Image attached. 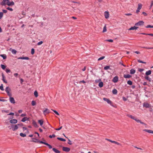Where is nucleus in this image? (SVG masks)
Returning a JSON list of instances; mask_svg holds the SVG:
<instances>
[{
	"mask_svg": "<svg viewBox=\"0 0 153 153\" xmlns=\"http://www.w3.org/2000/svg\"><path fill=\"white\" fill-rule=\"evenodd\" d=\"M143 131H145L147 132H148L149 133L153 134V131L148 130V129H144L143 130Z\"/></svg>",
	"mask_w": 153,
	"mask_h": 153,
	"instance_id": "f8f14e48",
	"label": "nucleus"
},
{
	"mask_svg": "<svg viewBox=\"0 0 153 153\" xmlns=\"http://www.w3.org/2000/svg\"><path fill=\"white\" fill-rule=\"evenodd\" d=\"M57 139L59 140L64 142L65 141H66L65 139L60 137H57Z\"/></svg>",
	"mask_w": 153,
	"mask_h": 153,
	"instance_id": "c85d7f7f",
	"label": "nucleus"
},
{
	"mask_svg": "<svg viewBox=\"0 0 153 153\" xmlns=\"http://www.w3.org/2000/svg\"><path fill=\"white\" fill-rule=\"evenodd\" d=\"M105 41H108L109 42H113V40L112 39H107Z\"/></svg>",
	"mask_w": 153,
	"mask_h": 153,
	"instance_id": "09e8293b",
	"label": "nucleus"
},
{
	"mask_svg": "<svg viewBox=\"0 0 153 153\" xmlns=\"http://www.w3.org/2000/svg\"><path fill=\"white\" fill-rule=\"evenodd\" d=\"M138 28V27H136L135 26H134L133 27H131L129 29H128L129 30H136Z\"/></svg>",
	"mask_w": 153,
	"mask_h": 153,
	"instance_id": "dca6fc26",
	"label": "nucleus"
},
{
	"mask_svg": "<svg viewBox=\"0 0 153 153\" xmlns=\"http://www.w3.org/2000/svg\"><path fill=\"white\" fill-rule=\"evenodd\" d=\"M10 122L11 123L15 124L17 123V120L16 119H13L10 120Z\"/></svg>",
	"mask_w": 153,
	"mask_h": 153,
	"instance_id": "9b49d317",
	"label": "nucleus"
},
{
	"mask_svg": "<svg viewBox=\"0 0 153 153\" xmlns=\"http://www.w3.org/2000/svg\"><path fill=\"white\" fill-rule=\"evenodd\" d=\"M143 48H146V49H153V47L147 48V47H143Z\"/></svg>",
	"mask_w": 153,
	"mask_h": 153,
	"instance_id": "052dcab7",
	"label": "nucleus"
},
{
	"mask_svg": "<svg viewBox=\"0 0 153 153\" xmlns=\"http://www.w3.org/2000/svg\"><path fill=\"white\" fill-rule=\"evenodd\" d=\"M127 84L130 85H131L132 84V81L131 80H128L127 81Z\"/></svg>",
	"mask_w": 153,
	"mask_h": 153,
	"instance_id": "f704fd0d",
	"label": "nucleus"
},
{
	"mask_svg": "<svg viewBox=\"0 0 153 153\" xmlns=\"http://www.w3.org/2000/svg\"><path fill=\"white\" fill-rule=\"evenodd\" d=\"M3 13L2 12H0V19H1L3 16Z\"/></svg>",
	"mask_w": 153,
	"mask_h": 153,
	"instance_id": "a19ab883",
	"label": "nucleus"
},
{
	"mask_svg": "<svg viewBox=\"0 0 153 153\" xmlns=\"http://www.w3.org/2000/svg\"><path fill=\"white\" fill-rule=\"evenodd\" d=\"M14 4V2L13 1L10 2L9 0H3L1 3V4L2 5H7L8 6H13Z\"/></svg>",
	"mask_w": 153,
	"mask_h": 153,
	"instance_id": "f257e3e1",
	"label": "nucleus"
},
{
	"mask_svg": "<svg viewBox=\"0 0 153 153\" xmlns=\"http://www.w3.org/2000/svg\"><path fill=\"white\" fill-rule=\"evenodd\" d=\"M153 1H152L151 2V4L150 6V8H151L153 6Z\"/></svg>",
	"mask_w": 153,
	"mask_h": 153,
	"instance_id": "0e129e2a",
	"label": "nucleus"
},
{
	"mask_svg": "<svg viewBox=\"0 0 153 153\" xmlns=\"http://www.w3.org/2000/svg\"><path fill=\"white\" fill-rule=\"evenodd\" d=\"M0 89L2 91H3L4 90L2 84L1 86H0Z\"/></svg>",
	"mask_w": 153,
	"mask_h": 153,
	"instance_id": "de8ad7c7",
	"label": "nucleus"
},
{
	"mask_svg": "<svg viewBox=\"0 0 153 153\" xmlns=\"http://www.w3.org/2000/svg\"><path fill=\"white\" fill-rule=\"evenodd\" d=\"M143 106L146 108H149L150 107V105L148 103H145L143 104Z\"/></svg>",
	"mask_w": 153,
	"mask_h": 153,
	"instance_id": "a211bd4d",
	"label": "nucleus"
},
{
	"mask_svg": "<svg viewBox=\"0 0 153 153\" xmlns=\"http://www.w3.org/2000/svg\"><path fill=\"white\" fill-rule=\"evenodd\" d=\"M151 74V71L150 70H149L147 71L146 73V75H149Z\"/></svg>",
	"mask_w": 153,
	"mask_h": 153,
	"instance_id": "393cba45",
	"label": "nucleus"
},
{
	"mask_svg": "<svg viewBox=\"0 0 153 153\" xmlns=\"http://www.w3.org/2000/svg\"><path fill=\"white\" fill-rule=\"evenodd\" d=\"M68 140L69 141V142H68V144H69V145H71L72 144V143H71V141L68 138Z\"/></svg>",
	"mask_w": 153,
	"mask_h": 153,
	"instance_id": "4d7b16f0",
	"label": "nucleus"
},
{
	"mask_svg": "<svg viewBox=\"0 0 153 153\" xmlns=\"http://www.w3.org/2000/svg\"><path fill=\"white\" fill-rule=\"evenodd\" d=\"M105 58V56H102V57H101L99 58L98 59V61H100V60H102V59H104Z\"/></svg>",
	"mask_w": 153,
	"mask_h": 153,
	"instance_id": "37998d69",
	"label": "nucleus"
},
{
	"mask_svg": "<svg viewBox=\"0 0 153 153\" xmlns=\"http://www.w3.org/2000/svg\"><path fill=\"white\" fill-rule=\"evenodd\" d=\"M56 137V135L54 134H53L52 135H50L49 136V137L50 138H52V137Z\"/></svg>",
	"mask_w": 153,
	"mask_h": 153,
	"instance_id": "c03bdc74",
	"label": "nucleus"
},
{
	"mask_svg": "<svg viewBox=\"0 0 153 153\" xmlns=\"http://www.w3.org/2000/svg\"><path fill=\"white\" fill-rule=\"evenodd\" d=\"M9 100L10 102L14 104L15 103V101L14 99V98L13 97H12L10 96Z\"/></svg>",
	"mask_w": 153,
	"mask_h": 153,
	"instance_id": "0eeeda50",
	"label": "nucleus"
},
{
	"mask_svg": "<svg viewBox=\"0 0 153 153\" xmlns=\"http://www.w3.org/2000/svg\"><path fill=\"white\" fill-rule=\"evenodd\" d=\"M118 77L117 76H116L112 80V81L116 83L118 81Z\"/></svg>",
	"mask_w": 153,
	"mask_h": 153,
	"instance_id": "9d476101",
	"label": "nucleus"
},
{
	"mask_svg": "<svg viewBox=\"0 0 153 153\" xmlns=\"http://www.w3.org/2000/svg\"><path fill=\"white\" fill-rule=\"evenodd\" d=\"M28 119L29 118L27 117H24L22 120V121L25 122V121L28 120Z\"/></svg>",
	"mask_w": 153,
	"mask_h": 153,
	"instance_id": "5701e85b",
	"label": "nucleus"
},
{
	"mask_svg": "<svg viewBox=\"0 0 153 153\" xmlns=\"http://www.w3.org/2000/svg\"><path fill=\"white\" fill-rule=\"evenodd\" d=\"M34 53V50L33 48H32L31 51V53L32 54H33Z\"/></svg>",
	"mask_w": 153,
	"mask_h": 153,
	"instance_id": "3c124183",
	"label": "nucleus"
},
{
	"mask_svg": "<svg viewBox=\"0 0 153 153\" xmlns=\"http://www.w3.org/2000/svg\"><path fill=\"white\" fill-rule=\"evenodd\" d=\"M50 113L49 110L48 108H46L45 110L43 111V113L45 114H48Z\"/></svg>",
	"mask_w": 153,
	"mask_h": 153,
	"instance_id": "ddd939ff",
	"label": "nucleus"
},
{
	"mask_svg": "<svg viewBox=\"0 0 153 153\" xmlns=\"http://www.w3.org/2000/svg\"><path fill=\"white\" fill-rule=\"evenodd\" d=\"M105 140H107V141H109V142H111L112 143H113V142L114 141L112 140H111L110 139H107V138H106L105 139Z\"/></svg>",
	"mask_w": 153,
	"mask_h": 153,
	"instance_id": "8fccbe9b",
	"label": "nucleus"
},
{
	"mask_svg": "<svg viewBox=\"0 0 153 153\" xmlns=\"http://www.w3.org/2000/svg\"><path fill=\"white\" fill-rule=\"evenodd\" d=\"M2 11H3V13H7V10H2Z\"/></svg>",
	"mask_w": 153,
	"mask_h": 153,
	"instance_id": "69168bd1",
	"label": "nucleus"
},
{
	"mask_svg": "<svg viewBox=\"0 0 153 153\" xmlns=\"http://www.w3.org/2000/svg\"><path fill=\"white\" fill-rule=\"evenodd\" d=\"M7 9L8 10H9L10 11H13V9L12 8H10L9 7H8L7 8Z\"/></svg>",
	"mask_w": 153,
	"mask_h": 153,
	"instance_id": "6e6d98bb",
	"label": "nucleus"
},
{
	"mask_svg": "<svg viewBox=\"0 0 153 153\" xmlns=\"http://www.w3.org/2000/svg\"><path fill=\"white\" fill-rule=\"evenodd\" d=\"M31 104L32 105L34 106L36 105V102L35 101L33 100L32 101Z\"/></svg>",
	"mask_w": 153,
	"mask_h": 153,
	"instance_id": "72a5a7b5",
	"label": "nucleus"
},
{
	"mask_svg": "<svg viewBox=\"0 0 153 153\" xmlns=\"http://www.w3.org/2000/svg\"><path fill=\"white\" fill-rule=\"evenodd\" d=\"M144 69L139 68H138V71L140 72H142L144 71Z\"/></svg>",
	"mask_w": 153,
	"mask_h": 153,
	"instance_id": "864d4df0",
	"label": "nucleus"
},
{
	"mask_svg": "<svg viewBox=\"0 0 153 153\" xmlns=\"http://www.w3.org/2000/svg\"><path fill=\"white\" fill-rule=\"evenodd\" d=\"M106 31H107L106 27V26L105 25L103 27L102 32L103 33H104V32H106Z\"/></svg>",
	"mask_w": 153,
	"mask_h": 153,
	"instance_id": "7c9ffc66",
	"label": "nucleus"
},
{
	"mask_svg": "<svg viewBox=\"0 0 153 153\" xmlns=\"http://www.w3.org/2000/svg\"><path fill=\"white\" fill-rule=\"evenodd\" d=\"M113 143H114L116 144H117L118 145H120V146L121 145L120 143L117 142L115 141H114L113 142Z\"/></svg>",
	"mask_w": 153,
	"mask_h": 153,
	"instance_id": "c9c22d12",
	"label": "nucleus"
},
{
	"mask_svg": "<svg viewBox=\"0 0 153 153\" xmlns=\"http://www.w3.org/2000/svg\"><path fill=\"white\" fill-rule=\"evenodd\" d=\"M104 16L106 19H108L109 17V14L108 12L105 11L104 13Z\"/></svg>",
	"mask_w": 153,
	"mask_h": 153,
	"instance_id": "6e6552de",
	"label": "nucleus"
},
{
	"mask_svg": "<svg viewBox=\"0 0 153 153\" xmlns=\"http://www.w3.org/2000/svg\"><path fill=\"white\" fill-rule=\"evenodd\" d=\"M11 52L12 53L15 54L16 53V51L14 49H12L11 51Z\"/></svg>",
	"mask_w": 153,
	"mask_h": 153,
	"instance_id": "e433bc0d",
	"label": "nucleus"
},
{
	"mask_svg": "<svg viewBox=\"0 0 153 153\" xmlns=\"http://www.w3.org/2000/svg\"><path fill=\"white\" fill-rule=\"evenodd\" d=\"M34 95L35 97H37L38 96V92L36 91H35L34 92Z\"/></svg>",
	"mask_w": 153,
	"mask_h": 153,
	"instance_id": "4c0bfd02",
	"label": "nucleus"
},
{
	"mask_svg": "<svg viewBox=\"0 0 153 153\" xmlns=\"http://www.w3.org/2000/svg\"><path fill=\"white\" fill-rule=\"evenodd\" d=\"M152 26H151L150 25H147L146 27V28H152Z\"/></svg>",
	"mask_w": 153,
	"mask_h": 153,
	"instance_id": "680f3d73",
	"label": "nucleus"
},
{
	"mask_svg": "<svg viewBox=\"0 0 153 153\" xmlns=\"http://www.w3.org/2000/svg\"><path fill=\"white\" fill-rule=\"evenodd\" d=\"M117 90L116 89H114L112 91V93L114 94H116L117 93Z\"/></svg>",
	"mask_w": 153,
	"mask_h": 153,
	"instance_id": "c756f323",
	"label": "nucleus"
},
{
	"mask_svg": "<svg viewBox=\"0 0 153 153\" xmlns=\"http://www.w3.org/2000/svg\"><path fill=\"white\" fill-rule=\"evenodd\" d=\"M18 59L26 60H29V58L27 57H19L18 58Z\"/></svg>",
	"mask_w": 153,
	"mask_h": 153,
	"instance_id": "2eb2a0df",
	"label": "nucleus"
},
{
	"mask_svg": "<svg viewBox=\"0 0 153 153\" xmlns=\"http://www.w3.org/2000/svg\"><path fill=\"white\" fill-rule=\"evenodd\" d=\"M1 68L3 70H4L6 68V66L3 65H1Z\"/></svg>",
	"mask_w": 153,
	"mask_h": 153,
	"instance_id": "79ce46f5",
	"label": "nucleus"
},
{
	"mask_svg": "<svg viewBox=\"0 0 153 153\" xmlns=\"http://www.w3.org/2000/svg\"><path fill=\"white\" fill-rule=\"evenodd\" d=\"M38 122L40 124L41 126H42L43 123V121L42 120H38Z\"/></svg>",
	"mask_w": 153,
	"mask_h": 153,
	"instance_id": "412c9836",
	"label": "nucleus"
},
{
	"mask_svg": "<svg viewBox=\"0 0 153 153\" xmlns=\"http://www.w3.org/2000/svg\"><path fill=\"white\" fill-rule=\"evenodd\" d=\"M127 116L134 120H135L136 118L135 117L130 114H127Z\"/></svg>",
	"mask_w": 153,
	"mask_h": 153,
	"instance_id": "f3484780",
	"label": "nucleus"
},
{
	"mask_svg": "<svg viewBox=\"0 0 153 153\" xmlns=\"http://www.w3.org/2000/svg\"><path fill=\"white\" fill-rule=\"evenodd\" d=\"M71 2L74 3L78 4V5H79L80 4V3L79 2H75L73 1H71Z\"/></svg>",
	"mask_w": 153,
	"mask_h": 153,
	"instance_id": "603ef678",
	"label": "nucleus"
},
{
	"mask_svg": "<svg viewBox=\"0 0 153 153\" xmlns=\"http://www.w3.org/2000/svg\"><path fill=\"white\" fill-rule=\"evenodd\" d=\"M125 15L126 16H129L131 15L132 14L131 13H125Z\"/></svg>",
	"mask_w": 153,
	"mask_h": 153,
	"instance_id": "e2e57ef3",
	"label": "nucleus"
},
{
	"mask_svg": "<svg viewBox=\"0 0 153 153\" xmlns=\"http://www.w3.org/2000/svg\"><path fill=\"white\" fill-rule=\"evenodd\" d=\"M142 7V4L140 3H139L138 4V7L137 8V9L139 10H140L141 9Z\"/></svg>",
	"mask_w": 153,
	"mask_h": 153,
	"instance_id": "bb28decb",
	"label": "nucleus"
},
{
	"mask_svg": "<svg viewBox=\"0 0 153 153\" xmlns=\"http://www.w3.org/2000/svg\"><path fill=\"white\" fill-rule=\"evenodd\" d=\"M26 115L25 114H21V116L22 117H23L25 116H26Z\"/></svg>",
	"mask_w": 153,
	"mask_h": 153,
	"instance_id": "774afa93",
	"label": "nucleus"
},
{
	"mask_svg": "<svg viewBox=\"0 0 153 153\" xmlns=\"http://www.w3.org/2000/svg\"><path fill=\"white\" fill-rule=\"evenodd\" d=\"M6 101V100H5L0 99V101L5 102Z\"/></svg>",
	"mask_w": 153,
	"mask_h": 153,
	"instance_id": "338daca9",
	"label": "nucleus"
},
{
	"mask_svg": "<svg viewBox=\"0 0 153 153\" xmlns=\"http://www.w3.org/2000/svg\"><path fill=\"white\" fill-rule=\"evenodd\" d=\"M35 140H37V141H38L37 142V143H42V144H45H45L46 143H45L44 142H43L42 141H40L38 139H35Z\"/></svg>",
	"mask_w": 153,
	"mask_h": 153,
	"instance_id": "cd10ccee",
	"label": "nucleus"
},
{
	"mask_svg": "<svg viewBox=\"0 0 153 153\" xmlns=\"http://www.w3.org/2000/svg\"><path fill=\"white\" fill-rule=\"evenodd\" d=\"M103 100L104 101H106V102H107L108 103L111 104V100H109V99H107V98H103Z\"/></svg>",
	"mask_w": 153,
	"mask_h": 153,
	"instance_id": "1a4fd4ad",
	"label": "nucleus"
},
{
	"mask_svg": "<svg viewBox=\"0 0 153 153\" xmlns=\"http://www.w3.org/2000/svg\"><path fill=\"white\" fill-rule=\"evenodd\" d=\"M110 68V66H107L105 67H104V69L105 70H107Z\"/></svg>",
	"mask_w": 153,
	"mask_h": 153,
	"instance_id": "58836bf2",
	"label": "nucleus"
},
{
	"mask_svg": "<svg viewBox=\"0 0 153 153\" xmlns=\"http://www.w3.org/2000/svg\"><path fill=\"white\" fill-rule=\"evenodd\" d=\"M19 125H11V127L13 131H15L19 128Z\"/></svg>",
	"mask_w": 153,
	"mask_h": 153,
	"instance_id": "f03ea898",
	"label": "nucleus"
},
{
	"mask_svg": "<svg viewBox=\"0 0 153 153\" xmlns=\"http://www.w3.org/2000/svg\"><path fill=\"white\" fill-rule=\"evenodd\" d=\"M45 145L48 146L50 149H51L52 148V146H51L49 144L47 143H46L45 144Z\"/></svg>",
	"mask_w": 153,
	"mask_h": 153,
	"instance_id": "ea45409f",
	"label": "nucleus"
},
{
	"mask_svg": "<svg viewBox=\"0 0 153 153\" xmlns=\"http://www.w3.org/2000/svg\"><path fill=\"white\" fill-rule=\"evenodd\" d=\"M10 89L8 87H7L6 88L5 91L7 93L8 95H9V96H11V94L10 92Z\"/></svg>",
	"mask_w": 153,
	"mask_h": 153,
	"instance_id": "7ed1b4c3",
	"label": "nucleus"
},
{
	"mask_svg": "<svg viewBox=\"0 0 153 153\" xmlns=\"http://www.w3.org/2000/svg\"><path fill=\"white\" fill-rule=\"evenodd\" d=\"M62 150L66 152H69L70 150V149L68 147H62Z\"/></svg>",
	"mask_w": 153,
	"mask_h": 153,
	"instance_id": "423d86ee",
	"label": "nucleus"
},
{
	"mask_svg": "<svg viewBox=\"0 0 153 153\" xmlns=\"http://www.w3.org/2000/svg\"><path fill=\"white\" fill-rule=\"evenodd\" d=\"M52 150L56 153H60V151H59V150L56 149L55 148H53V149Z\"/></svg>",
	"mask_w": 153,
	"mask_h": 153,
	"instance_id": "aec40b11",
	"label": "nucleus"
},
{
	"mask_svg": "<svg viewBox=\"0 0 153 153\" xmlns=\"http://www.w3.org/2000/svg\"><path fill=\"white\" fill-rule=\"evenodd\" d=\"M33 124L35 127H38V126L37 123L35 121L33 122Z\"/></svg>",
	"mask_w": 153,
	"mask_h": 153,
	"instance_id": "473e14b6",
	"label": "nucleus"
},
{
	"mask_svg": "<svg viewBox=\"0 0 153 153\" xmlns=\"http://www.w3.org/2000/svg\"><path fill=\"white\" fill-rule=\"evenodd\" d=\"M62 128V126H61L60 128H56L55 130H56L59 131V130L60 129H61Z\"/></svg>",
	"mask_w": 153,
	"mask_h": 153,
	"instance_id": "bf43d9fd",
	"label": "nucleus"
},
{
	"mask_svg": "<svg viewBox=\"0 0 153 153\" xmlns=\"http://www.w3.org/2000/svg\"><path fill=\"white\" fill-rule=\"evenodd\" d=\"M103 83L102 82H100L98 85L99 87L100 88H102L103 86Z\"/></svg>",
	"mask_w": 153,
	"mask_h": 153,
	"instance_id": "a878e982",
	"label": "nucleus"
},
{
	"mask_svg": "<svg viewBox=\"0 0 153 153\" xmlns=\"http://www.w3.org/2000/svg\"><path fill=\"white\" fill-rule=\"evenodd\" d=\"M2 80L4 83H7V82L5 80V76H4V74H3V73H2Z\"/></svg>",
	"mask_w": 153,
	"mask_h": 153,
	"instance_id": "4468645a",
	"label": "nucleus"
},
{
	"mask_svg": "<svg viewBox=\"0 0 153 153\" xmlns=\"http://www.w3.org/2000/svg\"><path fill=\"white\" fill-rule=\"evenodd\" d=\"M135 120L136 121L137 123H139L141 124H143L145 126H146L147 125V124L146 123L142 122L140 120H139V119L137 118H135Z\"/></svg>",
	"mask_w": 153,
	"mask_h": 153,
	"instance_id": "20e7f679",
	"label": "nucleus"
},
{
	"mask_svg": "<svg viewBox=\"0 0 153 153\" xmlns=\"http://www.w3.org/2000/svg\"><path fill=\"white\" fill-rule=\"evenodd\" d=\"M137 61H138V62L139 63H144V64L146 63V62H143L141 60H138Z\"/></svg>",
	"mask_w": 153,
	"mask_h": 153,
	"instance_id": "a18cd8bd",
	"label": "nucleus"
},
{
	"mask_svg": "<svg viewBox=\"0 0 153 153\" xmlns=\"http://www.w3.org/2000/svg\"><path fill=\"white\" fill-rule=\"evenodd\" d=\"M0 56L2 57L3 58V59H5L7 58L6 55V54H0Z\"/></svg>",
	"mask_w": 153,
	"mask_h": 153,
	"instance_id": "b1692460",
	"label": "nucleus"
},
{
	"mask_svg": "<svg viewBox=\"0 0 153 153\" xmlns=\"http://www.w3.org/2000/svg\"><path fill=\"white\" fill-rule=\"evenodd\" d=\"M20 135L22 137H24L26 136V134L22 133H21L20 134Z\"/></svg>",
	"mask_w": 153,
	"mask_h": 153,
	"instance_id": "2f4dec72",
	"label": "nucleus"
},
{
	"mask_svg": "<svg viewBox=\"0 0 153 153\" xmlns=\"http://www.w3.org/2000/svg\"><path fill=\"white\" fill-rule=\"evenodd\" d=\"M6 71L7 73H8L10 71V70L9 69H6Z\"/></svg>",
	"mask_w": 153,
	"mask_h": 153,
	"instance_id": "13d9d810",
	"label": "nucleus"
},
{
	"mask_svg": "<svg viewBox=\"0 0 153 153\" xmlns=\"http://www.w3.org/2000/svg\"><path fill=\"white\" fill-rule=\"evenodd\" d=\"M144 23V22L143 21H141L136 23L135 24V26H141L143 25Z\"/></svg>",
	"mask_w": 153,
	"mask_h": 153,
	"instance_id": "39448f33",
	"label": "nucleus"
},
{
	"mask_svg": "<svg viewBox=\"0 0 153 153\" xmlns=\"http://www.w3.org/2000/svg\"><path fill=\"white\" fill-rule=\"evenodd\" d=\"M135 70L133 69H131L130 71V73L131 74H133L135 72Z\"/></svg>",
	"mask_w": 153,
	"mask_h": 153,
	"instance_id": "4be33fe9",
	"label": "nucleus"
},
{
	"mask_svg": "<svg viewBox=\"0 0 153 153\" xmlns=\"http://www.w3.org/2000/svg\"><path fill=\"white\" fill-rule=\"evenodd\" d=\"M42 43H43V42L42 41H41L37 43V45H41L42 44Z\"/></svg>",
	"mask_w": 153,
	"mask_h": 153,
	"instance_id": "5fc2aeb1",
	"label": "nucleus"
},
{
	"mask_svg": "<svg viewBox=\"0 0 153 153\" xmlns=\"http://www.w3.org/2000/svg\"><path fill=\"white\" fill-rule=\"evenodd\" d=\"M131 76L129 74H124L123 75V77L125 78H128L131 77Z\"/></svg>",
	"mask_w": 153,
	"mask_h": 153,
	"instance_id": "6ab92c4d",
	"label": "nucleus"
},
{
	"mask_svg": "<svg viewBox=\"0 0 153 153\" xmlns=\"http://www.w3.org/2000/svg\"><path fill=\"white\" fill-rule=\"evenodd\" d=\"M51 110H52L56 114L58 115H59V114L55 110H53L52 109H51Z\"/></svg>",
	"mask_w": 153,
	"mask_h": 153,
	"instance_id": "49530a36",
	"label": "nucleus"
}]
</instances>
